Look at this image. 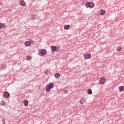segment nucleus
I'll return each mask as SVG.
<instances>
[{"mask_svg":"<svg viewBox=\"0 0 124 124\" xmlns=\"http://www.w3.org/2000/svg\"><path fill=\"white\" fill-rule=\"evenodd\" d=\"M6 27V25H5V24L1 23L0 22V30H1V29H3V28H5Z\"/></svg>","mask_w":124,"mask_h":124,"instance_id":"9b49d317","label":"nucleus"},{"mask_svg":"<svg viewBox=\"0 0 124 124\" xmlns=\"http://www.w3.org/2000/svg\"><path fill=\"white\" fill-rule=\"evenodd\" d=\"M9 96H10L9 93L7 92H5L4 93V97H5V98H7L8 97H9Z\"/></svg>","mask_w":124,"mask_h":124,"instance_id":"6e6552de","label":"nucleus"},{"mask_svg":"<svg viewBox=\"0 0 124 124\" xmlns=\"http://www.w3.org/2000/svg\"><path fill=\"white\" fill-rule=\"evenodd\" d=\"M3 124H4V123H3Z\"/></svg>","mask_w":124,"mask_h":124,"instance_id":"5701e85b","label":"nucleus"},{"mask_svg":"<svg viewBox=\"0 0 124 124\" xmlns=\"http://www.w3.org/2000/svg\"><path fill=\"white\" fill-rule=\"evenodd\" d=\"M55 78H56L57 79H59V78L60 77H61V75H60V74L59 73H57L55 75Z\"/></svg>","mask_w":124,"mask_h":124,"instance_id":"2eb2a0df","label":"nucleus"},{"mask_svg":"<svg viewBox=\"0 0 124 124\" xmlns=\"http://www.w3.org/2000/svg\"><path fill=\"white\" fill-rule=\"evenodd\" d=\"M20 5L21 6H26V2L24 0H21L20 1Z\"/></svg>","mask_w":124,"mask_h":124,"instance_id":"1a4fd4ad","label":"nucleus"},{"mask_svg":"<svg viewBox=\"0 0 124 124\" xmlns=\"http://www.w3.org/2000/svg\"><path fill=\"white\" fill-rule=\"evenodd\" d=\"M119 90L120 92H124V86H120L119 87Z\"/></svg>","mask_w":124,"mask_h":124,"instance_id":"ddd939ff","label":"nucleus"},{"mask_svg":"<svg viewBox=\"0 0 124 124\" xmlns=\"http://www.w3.org/2000/svg\"><path fill=\"white\" fill-rule=\"evenodd\" d=\"M85 102L86 99H85V98H81L79 101V103H80V104H84Z\"/></svg>","mask_w":124,"mask_h":124,"instance_id":"9d476101","label":"nucleus"},{"mask_svg":"<svg viewBox=\"0 0 124 124\" xmlns=\"http://www.w3.org/2000/svg\"><path fill=\"white\" fill-rule=\"evenodd\" d=\"M51 49L52 50V52H55V51H57V52H59L60 51V47L59 46H50Z\"/></svg>","mask_w":124,"mask_h":124,"instance_id":"7ed1b4c3","label":"nucleus"},{"mask_svg":"<svg viewBox=\"0 0 124 124\" xmlns=\"http://www.w3.org/2000/svg\"><path fill=\"white\" fill-rule=\"evenodd\" d=\"M106 13V11L103 9H101L100 11V15H104Z\"/></svg>","mask_w":124,"mask_h":124,"instance_id":"f8f14e48","label":"nucleus"},{"mask_svg":"<svg viewBox=\"0 0 124 124\" xmlns=\"http://www.w3.org/2000/svg\"><path fill=\"white\" fill-rule=\"evenodd\" d=\"M1 105L2 106H4V105H5V101H1Z\"/></svg>","mask_w":124,"mask_h":124,"instance_id":"6ab92c4d","label":"nucleus"},{"mask_svg":"<svg viewBox=\"0 0 124 124\" xmlns=\"http://www.w3.org/2000/svg\"><path fill=\"white\" fill-rule=\"evenodd\" d=\"M121 50H122V47H121L120 46H119L117 47V51H119L120 52L121 51Z\"/></svg>","mask_w":124,"mask_h":124,"instance_id":"aec40b11","label":"nucleus"},{"mask_svg":"<svg viewBox=\"0 0 124 124\" xmlns=\"http://www.w3.org/2000/svg\"><path fill=\"white\" fill-rule=\"evenodd\" d=\"M31 19H32V20H34L35 19H36V16L35 15L31 16Z\"/></svg>","mask_w":124,"mask_h":124,"instance_id":"a211bd4d","label":"nucleus"},{"mask_svg":"<svg viewBox=\"0 0 124 124\" xmlns=\"http://www.w3.org/2000/svg\"><path fill=\"white\" fill-rule=\"evenodd\" d=\"M54 88V84L53 83H50L46 86V92L49 93L50 91H51V89H53Z\"/></svg>","mask_w":124,"mask_h":124,"instance_id":"f257e3e1","label":"nucleus"},{"mask_svg":"<svg viewBox=\"0 0 124 124\" xmlns=\"http://www.w3.org/2000/svg\"><path fill=\"white\" fill-rule=\"evenodd\" d=\"M92 57V55L90 53H86L84 56V58L85 59V60H88L90 59Z\"/></svg>","mask_w":124,"mask_h":124,"instance_id":"423d86ee","label":"nucleus"},{"mask_svg":"<svg viewBox=\"0 0 124 124\" xmlns=\"http://www.w3.org/2000/svg\"><path fill=\"white\" fill-rule=\"evenodd\" d=\"M31 43H33V41H32L31 39H30L29 41L25 42L24 44L25 46H31Z\"/></svg>","mask_w":124,"mask_h":124,"instance_id":"39448f33","label":"nucleus"},{"mask_svg":"<svg viewBox=\"0 0 124 124\" xmlns=\"http://www.w3.org/2000/svg\"><path fill=\"white\" fill-rule=\"evenodd\" d=\"M105 81H106V79H105V78H100V80H99V82L100 84H101V85H103V84L105 83Z\"/></svg>","mask_w":124,"mask_h":124,"instance_id":"0eeeda50","label":"nucleus"},{"mask_svg":"<svg viewBox=\"0 0 124 124\" xmlns=\"http://www.w3.org/2000/svg\"><path fill=\"white\" fill-rule=\"evenodd\" d=\"M87 93L88 94H92L93 93V91H92V89H89L88 90Z\"/></svg>","mask_w":124,"mask_h":124,"instance_id":"f3484780","label":"nucleus"},{"mask_svg":"<svg viewBox=\"0 0 124 124\" xmlns=\"http://www.w3.org/2000/svg\"><path fill=\"white\" fill-rule=\"evenodd\" d=\"M45 73L48 74V73H49V71H48V70L46 71V72H45Z\"/></svg>","mask_w":124,"mask_h":124,"instance_id":"4be33fe9","label":"nucleus"},{"mask_svg":"<svg viewBox=\"0 0 124 124\" xmlns=\"http://www.w3.org/2000/svg\"><path fill=\"white\" fill-rule=\"evenodd\" d=\"M64 29L65 30H68V29H70V25H65L64 27Z\"/></svg>","mask_w":124,"mask_h":124,"instance_id":"dca6fc26","label":"nucleus"},{"mask_svg":"<svg viewBox=\"0 0 124 124\" xmlns=\"http://www.w3.org/2000/svg\"><path fill=\"white\" fill-rule=\"evenodd\" d=\"M47 54V51L46 49H42L39 51V55L42 57V56H44Z\"/></svg>","mask_w":124,"mask_h":124,"instance_id":"20e7f679","label":"nucleus"},{"mask_svg":"<svg viewBox=\"0 0 124 124\" xmlns=\"http://www.w3.org/2000/svg\"><path fill=\"white\" fill-rule=\"evenodd\" d=\"M85 6L87 8H93L94 7V4L93 2H86L85 4Z\"/></svg>","mask_w":124,"mask_h":124,"instance_id":"f03ea898","label":"nucleus"},{"mask_svg":"<svg viewBox=\"0 0 124 124\" xmlns=\"http://www.w3.org/2000/svg\"><path fill=\"white\" fill-rule=\"evenodd\" d=\"M23 103L25 106H28V105H29V101H28L27 100H24L23 101Z\"/></svg>","mask_w":124,"mask_h":124,"instance_id":"4468645a","label":"nucleus"},{"mask_svg":"<svg viewBox=\"0 0 124 124\" xmlns=\"http://www.w3.org/2000/svg\"><path fill=\"white\" fill-rule=\"evenodd\" d=\"M26 59L27 61H30V60H31V56H27L26 57Z\"/></svg>","mask_w":124,"mask_h":124,"instance_id":"412c9836","label":"nucleus"}]
</instances>
